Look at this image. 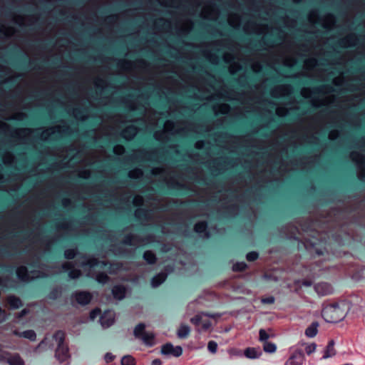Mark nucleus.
I'll use <instances>...</instances> for the list:
<instances>
[{"label":"nucleus","instance_id":"31","mask_svg":"<svg viewBox=\"0 0 365 365\" xmlns=\"http://www.w3.org/2000/svg\"><path fill=\"white\" fill-rule=\"evenodd\" d=\"M61 295V289L58 287L52 289L48 294V297L50 299L56 300Z\"/></svg>","mask_w":365,"mask_h":365},{"label":"nucleus","instance_id":"39","mask_svg":"<svg viewBox=\"0 0 365 365\" xmlns=\"http://www.w3.org/2000/svg\"><path fill=\"white\" fill-rule=\"evenodd\" d=\"M207 349L210 352L215 354L217 350V344L215 341H210L207 344Z\"/></svg>","mask_w":365,"mask_h":365},{"label":"nucleus","instance_id":"15","mask_svg":"<svg viewBox=\"0 0 365 365\" xmlns=\"http://www.w3.org/2000/svg\"><path fill=\"white\" fill-rule=\"evenodd\" d=\"M6 302L11 309H17L23 306L21 299L15 295L9 296Z\"/></svg>","mask_w":365,"mask_h":365},{"label":"nucleus","instance_id":"20","mask_svg":"<svg viewBox=\"0 0 365 365\" xmlns=\"http://www.w3.org/2000/svg\"><path fill=\"white\" fill-rule=\"evenodd\" d=\"M190 333V328L188 325L181 324L178 329L177 335L180 339H187Z\"/></svg>","mask_w":365,"mask_h":365},{"label":"nucleus","instance_id":"26","mask_svg":"<svg viewBox=\"0 0 365 365\" xmlns=\"http://www.w3.org/2000/svg\"><path fill=\"white\" fill-rule=\"evenodd\" d=\"M8 363L10 365H24V360L18 354L11 356L8 359Z\"/></svg>","mask_w":365,"mask_h":365},{"label":"nucleus","instance_id":"27","mask_svg":"<svg viewBox=\"0 0 365 365\" xmlns=\"http://www.w3.org/2000/svg\"><path fill=\"white\" fill-rule=\"evenodd\" d=\"M17 334L32 341H35L36 339V332L32 329L26 330Z\"/></svg>","mask_w":365,"mask_h":365},{"label":"nucleus","instance_id":"14","mask_svg":"<svg viewBox=\"0 0 365 365\" xmlns=\"http://www.w3.org/2000/svg\"><path fill=\"white\" fill-rule=\"evenodd\" d=\"M356 155L359 158V160L357 163L361 169V173L358 175V180L361 185H365V158L364 155L358 153Z\"/></svg>","mask_w":365,"mask_h":365},{"label":"nucleus","instance_id":"50","mask_svg":"<svg viewBox=\"0 0 365 365\" xmlns=\"http://www.w3.org/2000/svg\"><path fill=\"white\" fill-rule=\"evenodd\" d=\"M0 255H4V256H9L10 254L7 250V247H1L0 248Z\"/></svg>","mask_w":365,"mask_h":365},{"label":"nucleus","instance_id":"6","mask_svg":"<svg viewBox=\"0 0 365 365\" xmlns=\"http://www.w3.org/2000/svg\"><path fill=\"white\" fill-rule=\"evenodd\" d=\"M71 298L81 306H86L92 301L93 295L88 291H76L72 293Z\"/></svg>","mask_w":365,"mask_h":365},{"label":"nucleus","instance_id":"28","mask_svg":"<svg viewBox=\"0 0 365 365\" xmlns=\"http://www.w3.org/2000/svg\"><path fill=\"white\" fill-rule=\"evenodd\" d=\"M77 254H78V250L76 248L66 249L64 250L63 257L66 259L71 260L76 257Z\"/></svg>","mask_w":365,"mask_h":365},{"label":"nucleus","instance_id":"30","mask_svg":"<svg viewBox=\"0 0 365 365\" xmlns=\"http://www.w3.org/2000/svg\"><path fill=\"white\" fill-rule=\"evenodd\" d=\"M263 350L266 353L272 354L277 351V346L272 342L265 341V343L263 344Z\"/></svg>","mask_w":365,"mask_h":365},{"label":"nucleus","instance_id":"35","mask_svg":"<svg viewBox=\"0 0 365 365\" xmlns=\"http://www.w3.org/2000/svg\"><path fill=\"white\" fill-rule=\"evenodd\" d=\"M259 258V253L256 251L249 252L246 255V259L249 262H254Z\"/></svg>","mask_w":365,"mask_h":365},{"label":"nucleus","instance_id":"33","mask_svg":"<svg viewBox=\"0 0 365 365\" xmlns=\"http://www.w3.org/2000/svg\"><path fill=\"white\" fill-rule=\"evenodd\" d=\"M121 365H135V359L130 355L124 356L121 359Z\"/></svg>","mask_w":365,"mask_h":365},{"label":"nucleus","instance_id":"32","mask_svg":"<svg viewBox=\"0 0 365 365\" xmlns=\"http://www.w3.org/2000/svg\"><path fill=\"white\" fill-rule=\"evenodd\" d=\"M248 268L247 264L245 262H237L232 265L234 272H243Z\"/></svg>","mask_w":365,"mask_h":365},{"label":"nucleus","instance_id":"64","mask_svg":"<svg viewBox=\"0 0 365 365\" xmlns=\"http://www.w3.org/2000/svg\"><path fill=\"white\" fill-rule=\"evenodd\" d=\"M260 135H261V136H263V137H266V136H267V134H266V133H260Z\"/></svg>","mask_w":365,"mask_h":365},{"label":"nucleus","instance_id":"10","mask_svg":"<svg viewBox=\"0 0 365 365\" xmlns=\"http://www.w3.org/2000/svg\"><path fill=\"white\" fill-rule=\"evenodd\" d=\"M100 322L103 327H109L113 324L115 322L114 314L110 310L105 311L100 317Z\"/></svg>","mask_w":365,"mask_h":365},{"label":"nucleus","instance_id":"3","mask_svg":"<svg viewBox=\"0 0 365 365\" xmlns=\"http://www.w3.org/2000/svg\"><path fill=\"white\" fill-rule=\"evenodd\" d=\"M53 337L58 343L57 348L55 351V356L59 362H64L70 357L68 347L65 344V333L61 330H58L55 332Z\"/></svg>","mask_w":365,"mask_h":365},{"label":"nucleus","instance_id":"54","mask_svg":"<svg viewBox=\"0 0 365 365\" xmlns=\"http://www.w3.org/2000/svg\"><path fill=\"white\" fill-rule=\"evenodd\" d=\"M91 145L94 146V147H101V145L100 144H98L97 143V141L96 140V138H93L92 142L91 143Z\"/></svg>","mask_w":365,"mask_h":365},{"label":"nucleus","instance_id":"60","mask_svg":"<svg viewBox=\"0 0 365 365\" xmlns=\"http://www.w3.org/2000/svg\"><path fill=\"white\" fill-rule=\"evenodd\" d=\"M135 173H136L137 174H138V175H142V171H141L140 170H135Z\"/></svg>","mask_w":365,"mask_h":365},{"label":"nucleus","instance_id":"40","mask_svg":"<svg viewBox=\"0 0 365 365\" xmlns=\"http://www.w3.org/2000/svg\"><path fill=\"white\" fill-rule=\"evenodd\" d=\"M136 131V128L133 125H131V126H129L126 129H125L123 131V136L124 138H125V135H133Z\"/></svg>","mask_w":365,"mask_h":365},{"label":"nucleus","instance_id":"19","mask_svg":"<svg viewBox=\"0 0 365 365\" xmlns=\"http://www.w3.org/2000/svg\"><path fill=\"white\" fill-rule=\"evenodd\" d=\"M319 323L317 322H313L305 330V335L307 337L313 338L318 333Z\"/></svg>","mask_w":365,"mask_h":365},{"label":"nucleus","instance_id":"22","mask_svg":"<svg viewBox=\"0 0 365 365\" xmlns=\"http://www.w3.org/2000/svg\"><path fill=\"white\" fill-rule=\"evenodd\" d=\"M335 354H336V351L334 349V340H331L329 341V343L326 347L323 358L327 359V358L334 356Z\"/></svg>","mask_w":365,"mask_h":365},{"label":"nucleus","instance_id":"12","mask_svg":"<svg viewBox=\"0 0 365 365\" xmlns=\"http://www.w3.org/2000/svg\"><path fill=\"white\" fill-rule=\"evenodd\" d=\"M16 274L17 278L23 282H27L30 280L29 272L26 266L18 267L16 269Z\"/></svg>","mask_w":365,"mask_h":365},{"label":"nucleus","instance_id":"59","mask_svg":"<svg viewBox=\"0 0 365 365\" xmlns=\"http://www.w3.org/2000/svg\"><path fill=\"white\" fill-rule=\"evenodd\" d=\"M304 285H307V286H309L311 284V282H308V281H304V283H303Z\"/></svg>","mask_w":365,"mask_h":365},{"label":"nucleus","instance_id":"9","mask_svg":"<svg viewBox=\"0 0 365 365\" xmlns=\"http://www.w3.org/2000/svg\"><path fill=\"white\" fill-rule=\"evenodd\" d=\"M304 354L302 349H296L285 361L284 365H302L304 361Z\"/></svg>","mask_w":365,"mask_h":365},{"label":"nucleus","instance_id":"57","mask_svg":"<svg viewBox=\"0 0 365 365\" xmlns=\"http://www.w3.org/2000/svg\"><path fill=\"white\" fill-rule=\"evenodd\" d=\"M27 313L26 309H23L21 312V316H24Z\"/></svg>","mask_w":365,"mask_h":365},{"label":"nucleus","instance_id":"29","mask_svg":"<svg viewBox=\"0 0 365 365\" xmlns=\"http://www.w3.org/2000/svg\"><path fill=\"white\" fill-rule=\"evenodd\" d=\"M96 280L98 284H105L109 281V277L105 272H98L96 276Z\"/></svg>","mask_w":365,"mask_h":365},{"label":"nucleus","instance_id":"46","mask_svg":"<svg viewBox=\"0 0 365 365\" xmlns=\"http://www.w3.org/2000/svg\"><path fill=\"white\" fill-rule=\"evenodd\" d=\"M0 205H30L29 204H23V203H19V204H11V203H0ZM37 205H61V204H38Z\"/></svg>","mask_w":365,"mask_h":365},{"label":"nucleus","instance_id":"47","mask_svg":"<svg viewBox=\"0 0 365 365\" xmlns=\"http://www.w3.org/2000/svg\"><path fill=\"white\" fill-rule=\"evenodd\" d=\"M262 302L264 304H271L274 302V297L272 296H270V297H267L265 298H262Z\"/></svg>","mask_w":365,"mask_h":365},{"label":"nucleus","instance_id":"43","mask_svg":"<svg viewBox=\"0 0 365 365\" xmlns=\"http://www.w3.org/2000/svg\"><path fill=\"white\" fill-rule=\"evenodd\" d=\"M196 182L202 185H210L212 182V178H197Z\"/></svg>","mask_w":365,"mask_h":365},{"label":"nucleus","instance_id":"4","mask_svg":"<svg viewBox=\"0 0 365 365\" xmlns=\"http://www.w3.org/2000/svg\"><path fill=\"white\" fill-rule=\"evenodd\" d=\"M83 267H100L101 268L108 267L110 274L120 269L121 264L120 263H111L108 261H100L95 257H89L82 262Z\"/></svg>","mask_w":365,"mask_h":365},{"label":"nucleus","instance_id":"58","mask_svg":"<svg viewBox=\"0 0 365 365\" xmlns=\"http://www.w3.org/2000/svg\"><path fill=\"white\" fill-rule=\"evenodd\" d=\"M128 177L130 178H131V179H136L137 178V177L134 176L133 174H130V173L128 175Z\"/></svg>","mask_w":365,"mask_h":365},{"label":"nucleus","instance_id":"51","mask_svg":"<svg viewBox=\"0 0 365 365\" xmlns=\"http://www.w3.org/2000/svg\"><path fill=\"white\" fill-rule=\"evenodd\" d=\"M151 365H162V361L160 359H155L152 361Z\"/></svg>","mask_w":365,"mask_h":365},{"label":"nucleus","instance_id":"2","mask_svg":"<svg viewBox=\"0 0 365 365\" xmlns=\"http://www.w3.org/2000/svg\"><path fill=\"white\" fill-rule=\"evenodd\" d=\"M322 317L329 323H336L344 319L345 314L338 303L329 304L322 311Z\"/></svg>","mask_w":365,"mask_h":365},{"label":"nucleus","instance_id":"7","mask_svg":"<svg viewBox=\"0 0 365 365\" xmlns=\"http://www.w3.org/2000/svg\"><path fill=\"white\" fill-rule=\"evenodd\" d=\"M61 268L63 272H67L68 277L71 279H77L82 274L81 271L79 269L76 268L72 262L63 263Z\"/></svg>","mask_w":365,"mask_h":365},{"label":"nucleus","instance_id":"48","mask_svg":"<svg viewBox=\"0 0 365 365\" xmlns=\"http://www.w3.org/2000/svg\"><path fill=\"white\" fill-rule=\"evenodd\" d=\"M104 359L107 363H110L114 360L115 356L111 353H106L105 354Z\"/></svg>","mask_w":365,"mask_h":365},{"label":"nucleus","instance_id":"44","mask_svg":"<svg viewBox=\"0 0 365 365\" xmlns=\"http://www.w3.org/2000/svg\"><path fill=\"white\" fill-rule=\"evenodd\" d=\"M190 322L195 326H199L202 323V317L197 314L190 319Z\"/></svg>","mask_w":365,"mask_h":365},{"label":"nucleus","instance_id":"23","mask_svg":"<svg viewBox=\"0 0 365 365\" xmlns=\"http://www.w3.org/2000/svg\"><path fill=\"white\" fill-rule=\"evenodd\" d=\"M140 339L148 346H153L155 344V335L153 333L145 332Z\"/></svg>","mask_w":365,"mask_h":365},{"label":"nucleus","instance_id":"45","mask_svg":"<svg viewBox=\"0 0 365 365\" xmlns=\"http://www.w3.org/2000/svg\"><path fill=\"white\" fill-rule=\"evenodd\" d=\"M229 354L231 356H240L241 357L242 356V351L240 349L237 348H232L228 351Z\"/></svg>","mask_w":365,"mask_h":365},{"label":"nucleus","instance_id":"24","mask_svg":"<svg viewBox=\"0 0 365 365\" xmlns=\"http://www.w3.org/2000/svg\"><path fill=\"white\" fill-rule=\"evenodd\" d=\"M357 40H358L357 36L355 34H351V35H349V36H347L345 39L339 42L338 46L339 47L344 48L346 46V45H345L346 43H349L351 45L354 46L355 43L357 41Z\"/></svg>","mask_w":365,"mask_h":365},{"label":"nucleus","instance_id":"11","mask_svg":"<svg viewBox=\"0 0 365 365\" xmlns=\"http://www.w3.org/2000/svg\"><path fill=\"white\" fill-rule=\"evenodd\" d=\"M315 291L319 295L325 296L331 294L333 292L331 285L327 282H320L315 285Z\"/></svg>","mask_w":365,"mask_h":365},{"label":"nucleus","instance_id":"34","mask_svg":"<svg viewBox=\"0 0 365 365\" xmlns=\"http://www.w3.org/2000/svg\"><path fill=\"white\" fill-rule=\"evenodd\" d=\"M270 335L263 329H260L259 331V340L263 344L269 339Z\"/></svg>","mask_w":365,"mask_h":365},{"label":"nucleus","instance_id":"62","mask_svg":"<svg viewBox=\"0 0 365 365\" xmlns=\"http://www.w3.org/2000/svg\"><path fill=\"white\" fill-rule=\"evenodd\" d=\"M75 112L76 113V114H80V113H81V111L79 109H76V110H75Z\"/></svg>","mask_w":365,"mask_h":365},{"label":"nucleus","instance_id":"49","mask_svg":"<svg viewBox=\"0 0 365 365\" xmlns=\"http://www.w3.org/2000/svg\"><path fill=\"white\" fill-rule=\"evenodd\" d=\"M210 327H211V323L208 320L203 322L202 324V328L203 330H207L208 329H210Z\"/></svg>","mask_w":365,"mask_h":365},{"label":"nucleus","instance_id":"13","mask_svg":"<svg viewBox=\"0 0 365 365\" xmlns=\"http://www.w3.org/2000/svg\"><path fill=\"white\" fill-rule=\"evenodd\" d=\"M111 292L114 299L121 300L125 297L126 289L122 284H117L113 287Z\"/></svg>","mask_w":365,"mask_h":365},{"label":"nucleus","instance_id":"5","mask_svg":"<svg viewBox=\"0 0 365 365\" xmlns=\"http://www.w3.org/2000/svg\"><path fill=\"white\" fill-rule=\"evenodd\" d=\"M194 232L203 239H210L211 237V231L217 230V226L209 227L208 222L202 220L196 222L193 226Z\"/></svg>","mask_w":365,"mask_h":365},{"label":"nucleus","instance_id":"16","mask_svg":"<svg viewBox=\"0 0 365 365\" xmlns=\"http://www.w3.org/2000/svg\"><path fill=\"white\" fill-rule=\"evenodd\" d=\"M168 277V273L161 272L155 276H153L151 279V285L153 287H158L161 284H163Z\"/></svg>","mask_w":365,"mask_h":365},{"label":"nucleus","instance_id":"56","mask_svg":"<svg viewBox=\"0 0 365 365\" xmlns=\"http://www.w3.org/2000/svg\"><path fill=\"white\" fill-rule=\"evenodd\" d=\"M5 311L0 307V318L4 317Z\"/></svg>","mask_w":365,"mask_h":365},{"label":"nucleus","instance_id":"1","mask_svg":"<svg viewBox=\"0 0 365 365\" xmlns=\"http://www.w3.org/2000/svg\"><path fill=\"white\" fill-rule=\"evenodd\" d=\"M333 211L339 208H351L354 215L350 222H330L329 216L298 219L296 223L310 238L300 239L297 225H289V239L297 243L298 250H306L315 256H322L324 260H331L342 256L341 247L346 245L354 235L350 231L356 227L365 231V207H330Z\"/></svg>","mask_w":365,"mask_h":365},{"label":"nucleus","instance_id":"53","mask_svg":"<svg viewBox=\"0 0 365 365\" xmlns=\"http://www.w3.org/2000/svg\"><path fill=\"white\" fill-rule=\"evenodd\" d=\"M89 175V173L88 172H85V175H80L78 176V179L80 180H86L88 178V177L86 175Z\"/></svg>","mask_w":365,"mask_h":365},{"label":"nucleus","instance_id":"61","mask_svg":"<svg viewBox=\"0 0 365 365\" xmlns=\"http://www.w3.org/2000/svg\"><path fill=\"white\" fill-rule=\"evenodd\" d=\"M115 19L114 16H110L108 17L109 21H113Z\"/></svg>","mask_w":365,"mask_h":365},{"label":"nucleus","instance_id":"21","mask_svg":"<svg viewBox=\"0 0 365 365\" xmlns=\"http://www.w3.org/2000/svg\"><path fill=\"white\" fill-rule=\"evenodd\" d=\"M72 225V220L71 219L58 220L56 222V227L61 230H68Z\"/></svg>","mask_w":365,"mask_h":365},{"label":"nucleus","instance_id":"8","mask_svg":"<svg viewBox=\"0 0 365 365\" xmlns=\"http://www.w3.org/2000/svg\"><path fill=\"white\" fill-rule=\"evenodd\" d=\"M161 354L163 355H172L175 357H179L182 354V348L180 346H174L168 342L163 344L161 347Z\"/></svg>","mask_w":365,"mask_h":365},{"label":"nucleus","instance_id":"37","mask_svg":"<svg viewBox=\"0 0 365 365\" xmlns=\"http://www.w3.org/2000/svg\"><path fill=\"white\" fill-rule=\"evenodd\" d=\"M168 187L173 190H177L183 188L185 185L178 182L175 181L168 183Z\"/></svg>","mask_w":365,"mask_h":365},{"label":"nucleus","instance_id":"55","mask_svg":"<svg viewBox=\"0 0 365 365\" xmlns=\"http://www.w3.org/2000/svg\"><path fill=\"white\" fill-rule=\"evenodd\" d=\"M48 43H40L38 44V47L41 49H46L47 48Z\"/></svg>","mask_w":365,"mask_h":365},{"label":"nucleus","instance_id":"25","mask_svg":"<svg viewBox=\"0 0 365 365\" xmlns=\"http://www.w3.org/2000/svg\"><path fill=\"white\" fill-rule=\"evenodd\" d=\"M145 324L139 323L138 325L135 326V327L134 329V331H133L134 336L136 338L140 339L143 336V334L146 332L145 331Z\"/></svg>","mask_w":365,"mask_h":365},{"label":"nucleus","instance_id":"63","mask_svg":"<svg viewBox=\"0 0 365 365\" xmlns=\"http://www.w3.org/2000/svg\"><path fill=\"white\" fill-rule=\"evenodd\" d=\"M262 44L266 45L267 44V41H263L262 42L259 43L260 46H262Z\"/></svg>","mask_w":365,"mask_h":365},{"label":"nucleus","instance_id":"38","mask_svg":"<svg viewBox=\"0 0 365 365\" xmlns=\"http://www.w3.org/2000/svg\"><path fill=\"white\" fill-rule=\"evenodd\" d=\"M14 270V267L4 264V263H0V272H9L11 273Z\"/></svg>","mask_w":365,"mask_h":365},{"label":"nucleus","instance_id":"17","mask_svg":"<svg viewBox=\"0 0 365 365\" xmlns=\"http://www.w3.org/2000/svg\"><path fill=\"white\" fill-rule=\"evenodd\" d=\"M244 355L247 359H255L261 356L262 352L260 351H258L257 348L248 347L245 349Z\"/></svg>","mask_w":365,"mask_h":365},{"label":"nucleus","instance_id":"42","mask_svg":"<svg viewBox=\"0 0 365 365\" xmlns=\"http://www.w3.org/2000/svg\"><path fill=\"white\" fill-rule=\"evenodd\" d=\"M316 348H317V344L315 343H312L310 344H308L305 347V351L307 355H310L316 351Z\"/></svg>","mask_w":365,"mask_h":365},{"label":"nucleus","instance_id":"18","mask_svg":"<svg viewBox=\"0 0 365 365\" xmlns=\"http://www.w3.org/2000/svg\"><path fill=\"white\" fill-rule=\"evenodd\" d=\"M143 259L148 264H155L157 262L158 258L156 255L151 250H146L143 254Z\"/></svg>","mask_w":365,"mask_h":365},{"label":"nucleus","instance_id":"36","mask_svg":"<svg viewBox=\"0 0 365 365\" xmlns=\"http://www.w3.org/2000/svg\"><path fill=\"white\" fill-rule=\"evenodd\" d=\"M135 240V236L133 234H128L125 235L122 242L126 245H132L133 244V240Z\"/></svg>","mask_w":365,"mask_h":365},{"label":"nucleus","instance_id":"52","mask_svg":"<svg viewBox=\"0 0 365 365\" xmlns=\"http://www.w3.org/2000/svg\"><path fill=\"white\" fill-rule=\"evenodd\" d=\"M28 64L29 66H30L31 67L34 68H40V66H37V63H35L34 61H29L28 62Z\"/></svg>","mask_w":365,"mask_h":365},{"label":"nucleus","instance_id":"41","mask_svg":"<svg viewBox=\"0 0 365 365\" xmlns=\"http://www.w3.org/2000/svg\"><path fill=\"white\" fill-rule=\"evenodd\" d=\"M99 315H101V310L100 308H95L90 312V318L92 320L96 319Z\"/></svg>","mask_w":365,"mask_h":365}]
</instances>
